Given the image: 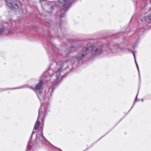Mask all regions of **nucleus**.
Segmentation results:
<instances>
[{
  "mask_svg": "<svg viewBox=\"0 0 151 151\" xmlns=\"http://www.w3.org/2000/svg\"><path fill=\"white\" fill-rule=\"evenodd\" d=\"M68 61L63 62L58 59L54 60L50 65V68L53 71L52 74H49L50 76H54L56 78L55 80L53 81L54 86L55 87L58 84L64 77L62 75L63 71L68 68Z\"/></svg>",
  "mask_w": 151,
  "mask_h": 151,
  "instance_id": "nucleus-1",
  "label": "nucleus"
},
{
  "mask_svg": "<svg viewBox=\"0 0 151 151\" xmlns=\"http://www.w3.org/2000/svg\"><path fill=\"white\" fill-rule=\"evenodd\" d=\"M48 111L49 110L48 108L40 109L39 111V115L37 119L35 124L34 127V129L30 137L29 140L28 142L26 151H30L32 150V148L34 147V145L32 144L31 140L32 139V136L36 132L34 130H37L38 128V127L40 126V122L39 120H41V121L43 122L45 115Z\"/></svg>",
  "mask_w": 151,
  "mask_h": 151,
  "instance_id": "nucleus-2",
  "label": "nucleus"
},
{
  "mask_svg": "<svg viewBox=\"0 0 151 151\" xmlns=\"http://www.w3.org/2000/svg\"><path fill=\"white\" fill-rule=\"evenodd\" d=\"M16 22L12 19H10L8 22H3L0 28V35L2 34L7 35L9 34L11 28L10 24L12 25L16 24Z\"/></svg>",
  "mask_w": 151,
  "mask_h": 151,
  "instance_id": "nucleus-3",
  "label": "nucleus"
},
{
  "mask_svg": "<svg viewBox=\"0 0 151 151\" xmlns=\"http://www.w3.org/2000/svg\"><path fill=\"white\" fill-rule=\"evenodd\" d=\"M5 1L7 6L11 10H15L16 14H19L22 12V9L19 6V3L16 0H5Z\"/></svg>",
  "mask_w": 151,
  "mask_h": 151,
  "instance_id": "nucleus-4",
  "label": "nucleus"
},
{
  "mask_svg": "<svg viewBox=\"0 0 151 151\" xmlns=\"http://www.w3.org/2000/svg\"><path fill=\"white\" fill-rule=\"evenodd\" d=\"M89 53V48L87 47L83 49L81 52L78 53L75 57H72L71 58V63L73 64L78 61H81L82 59Z\"/></svg>",
  "mask_w": 151,
  "mask_h": 151,
  "instance_id": "nucleus-5",
  "label": "nucleus"
},
{
  "mask_svg": "<svg viewBox=\"0 0 151 151\" xmlns=\"http://www.w3.org/2000/svg\"><path fill=\"white\" fill-rule=\"evenodd\" d=\"M90 50V53H93L94 55H98L102 52V47L101 46H97L96 45L92 44L88 47Z\"/></svg>",
  "mask_w": 151,
  "mask_h": 151,
  "instance_id": "nucleus-6",
  "label": "nucleus"
},
{
  "mask_svg": "<svg viewBox=\"0 0 151 151\" xmlns=\"http://www.w3.org/2000/svg\"><path fill=\"white\" fill-rule=\"evenodd\" d=\"M112 50L114 52L119 53L122 52L124 50V48L122 44H117L113 46Z\"/></svg>",
  "mask_w": 151,
  "mask_h": 151,
  "instance_id": "nucleus-7",
  "label": "nucleus"
},
{
  "mask_svg": "<svg viewBox=\"0 0 151 151\" xmlns=\"http://www.w3.org/2000/svg\"><path fill=\"white\" fill-rule=\"evenodd\" d=\"M36 140L37 141H39L41 143L45 141L47 142L50 145L52 146V145L45 138L42 132V131L40 133H37L36 136Z\"/></svg>",
  "mask_w": 151,
  "mask_h": 151,
  "instance_id": "nucleus-8",
  "label": "nucleus"
},
{
  "mask_svg": "<svg viewBox=\"0 0 151 151\" xmlns=\"http://www.w3.org/2000/svg\"><path fill=\"white\" fill-rule=\"evenodd\" d=\"M53 88H49L47 92H45V94L43 93L44 96V100L43 101H41L42 102V101H44L46 99V98L47 99V100H48L50 97L52 95V92L53 91Z\"/></svg>",
  "mask_w": 151,
  "mask_h": 151,
  "instance_id": "nucleus-9",
  "label": "nucleus"
},
{
  "mask_svg": "<svg viewBox=\"0 0 151 151\" xmlns=\"http://www.w3.org/2000/svg\"><path fill=\"white\" fill-rule=\"evenodd\" d=\"M43 85V82L41 80H40L38 84L36 86L35 88H32L33 90L38 91L40 90Z\"/></svg>",
  "mask_w": 151,
  "mask_h": 151,
  "instance_id": "nucleus-10",
  "label": "nucleus"
},
{
  "mask_svg": "<svg viewBox=\"0 0 151 151\" xmlns=\"http://www.w3.org/2000/svg\"><path fill=\"white\" fill-rule=\"evenodd\" d=\"M35 90H34L36 92L37 94L40 101H43L44 100V96L43 93L41 91H39V92H37Z\"/></svg>",
  "mask_w": 151,
  "mask_h": 151,
  "instance_id": "nucleus-11",
  "label": "nucleus"
},
{
  "mask_svg": "<svg viewBox=\"0 0 151 151\" xmlns=\"http://www.w3.org/2000/svg\"><path fill=\"white\" fill-rule=\"evenodd\" d=\"M32 88L31 87H29L27 85H24V86L21 87L20 88H10V89H9H9H0V92H2L3 91H4L6 90H7L8 89H11V90H13V89H16L24 88Z\"/></svg>",
  "mask_w": 151,
  "mask_h": 151,
  "instance_id": "nucleus-12",
  "label": "nucleus"
},
{
  "mask_svg": "<svg viewBox=\"0 0 151 151\" xmlns=\"http://www.w3.org/2000/svg\"><path fill=\"white\" fill-rule=\"evenodd\" d=\"M71 2L70 0H64L62 2L63 7H66L70 5Z\"/></svg>",
  "mask_w": 151,
  "mask_h": 151,
  "instance_id": "nucleus-13",
  "label": "nucleus"
},
{
  "mask_svg": "<svg viewBox=\"0 0 151 151\" xmlns=\"http://www.w3.org/2000/svg\"><path fill=\"white\" fill-rule=\"evenodd\" d=\"M76 50V48L74 46H71L69 48L66 50V51H68V52H69L70 51H75Z\"/></svg>",
  "mask_w": 151,
  "mask_h": 151,
  "instance_id": "nucleus-14",
  "label": "nucleus"
},
{
  "mask_svg": "<svg viewBox=\"0 0 151 151\" xmlns=\"http://www.w3.org/2000/svg\"><path fill=\"white\" fill-rule=\"evenodd\" d=\"M65 11L63 12L62 13H61L59 16L60 17H64L65 15Z\"/></svg>",
  "mask_w": 151,
  "mask_h": 151,
  "instance_id": "nucleus-15",
  "label": "nucleus"
},
{
  "mask_svg": "<svg viewBox=\"0 0 151 151\" xmlns=\"http://www.w3.org/2000/svg\"><path fill=\"white\" fill-rule=\"evenodd\" d=\"M138 93H137L136 97V98H135V100H134V104L132 106V107L129 110V111L131 110V109L133 107L134 104L135 103V102H136V100H137V95H138Z\"/></svg>",
  "mask_w": 151,
  "mask_h": 151,
  "instance_id": "nucleus-16",
  "label": "nucleus"
},
{
  "mask_svg": "<svg viewBox=\"0 0 151 151\" xmlns=\"http://www.w3.org/2000/svg\"><path fill=\"white\" fill-rule=\"evenodd\" d=\"M132 54H133V55L134 56V60H135V62L136 65V64H137V62L136 61V60L135 57V56L134 54V52H132Z\"/></svg>",
  "mask_w": 151,
  "mask_h": 151,
  "instance_id": "nucleus-17",
  "label": "nucleus"
},
{
  "mask_svg": "<svg viewBox=\"0 0 151 151\" xmlns=\"http://www.w3.org/2000/svg\"><path fill=\"white\" fill-rule=\"evenodd\" d=\"M136 66L137 68V69L138 73H139V78H140V75L139 74V68H138V64H136Z\"/></svg>",
  "mask_w": 151,
  "mask_h": 151,
  "instance_id": "nucleus-18",
  "label": "nucleus"
},
{
  "mask_svg": "<svg viewBox=\"0 0 151 151\" xmlns=\"http://www.w3.org/2000/svg\"><path fill=\"white\" fill-rule=\"evenodd\" d=\"M53 148L54 149H55L58 150V151H59L60 150V149H59V148H58L57 147H55V146H53Z\"/></svg>",
  "mask_w": 151,
  "mask_h": 151,
  "instance_id": "nucleus-19",
  "label": "nucleus"
},
{
  "mask_svg": "<svg viewBox=\"0 0 151 151\" xmlns=\"http://www.w3.org/2000/svg\"><path fill=\"white\" fill-rule=\"evenodd\" d=\"M147 18L149 19L150 21H151V15H149L147 17Z\"/></svg>",
  "mask_w": 151,
  "mask_h": 151,
  "instance_id": "nucleus-20",
  "label": "nucleus"
},
{
  "mask_svg": "<svg viewBox=\"0 0 151 151\" xmlns=\"http://www.w3.org/2000/svg\"><path fill=\"white\" fill-rule=\"evenodd\" d=\"M51 9H52V10H53V6H52L51 7Z\"/></svg>",
  "mask_w": 151,
  "mask_h": 151,
  "instance_id": "nucleus-21",
  "label": "nucleus"
},
{
  "mask_svg": "<svg viewBox=\"0 0 151 151\" xmlns=\"http://www.w3.org/2000/svg\"><path fill=\"white\" fill-rule=\"evenodd\" d=\"M46 0H40V1H46Z\"/></svg>",
  "mask_w": 151,
  "mask_h": 151,
  "instance_id": "nucleus-22",
  "label": "nucleus"
},
{
  "mask_svg": "<svg viewBox=\"0 0 151 151\" xmlns=\"http://www.w3.org/2000/svg\"><path fill=\"white\" fill-rule=\"evenodd\" d=\"M143 99H142V102H143Z\"/></svg>",
  "mask_w": 151,
  "mask_h": 151,
  "instance_id": "nucleus-23",
  "label": "nucleus"
},
{
  "mask_svg": "<svg viewBox=\"0 0 151 151\" xmlns=\"http://www.w3.org/2000/svg\"><path fill=\"white\" fill-rule=\"evenodd\" d=\"M63 52H66V51H63Z\"/></svg>",
  "mask_w": 151,
  "mask_h": 151,
  "instance_id": "nucleus-24",
  "label": "nucleus"
},
{
  "mask_svg": "<svg viewBox=\"0 0 151 151\" xmlns=\"http://www.w3.org/2000/svg\"><path fill=\"white\" fill-rule=\"evenodd\" d=\"M59 12H58L57 13L58 14V13H59Z\"/></svg>",
  "mask_w": 151,
  "mask_h": 151,
  "instance_id": "nucleus-25",
  "label": "nucleus"
}]
</instances>
